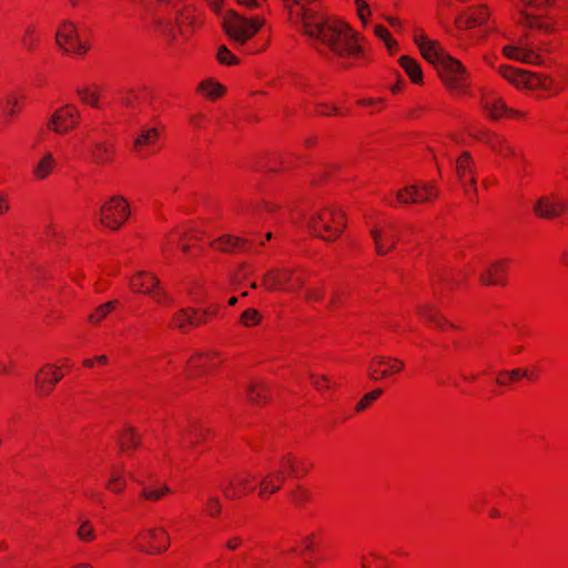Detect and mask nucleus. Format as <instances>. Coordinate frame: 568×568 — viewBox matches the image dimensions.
Returning <instances> with one entry per match:
<instances>
[{
    "mask_svg": "<svg viewBox=\"0 0 568 568\" xmlns=\"http://www.w3.org/2000/svg\"><path fill=\"white\" fill-rule=\"evenodd\" d=\"M290 20L310 38L315 49H324L338 58L356 57L361 48L353 31L342 21L329 18L312 7L315 0H282Z\"/></svg>",
    "mask_w": 568,
    "mask_h": 568,
    "instance_id": "nucleus-1",
    "label": "nucleus"
},
{
    "mask_svg": "<svg viewBox=\"0 0 568 568\" xmlns=\"http://www.w3.org/2000/svg\"><path fill=\"white\" fill-rule=\"evenodd\" d=\"M415 43L423 58L434 64L440 77L448 85H458L465 74L462 63L449 55L439 42L429 40L425 36H415Z\"/></svg>",
    "mask_w": 568,
    "mask_h": 568,
    "instance_id": "nucleus-2",
    "label": "nucleus"
},
{
    "mask_svg": "<svg viewBox=\"0 0 568 568\" xmlns=\"http://www.w3.org/2000/svg\"><path fill=\"white\" fill-rule=\"evenodd\" d=\"M211 8L222 17L223 29L231 40L237 44H244L251 39L264 24L262 18L255 17L247 19L234 10L222 12L223 0H207Z\"/></svg>",
    "mask_w": 568,
    "mask_h": 568,
    "instance_id": "nucleus-3",
    "label": "nucleus"
},
{
    "mask_svg": "<svg viewBox=\"0 0 568 568\" xmlns=\"http://www.w3.org/2000/svg\"><path fill=\"white\" fill-rule=\"evenodd\" d=\"M308 229L315 236L326 241L337 239L345 229L344 214L341 211L325 209L311 216Z\"/></svg>",
    "mask_w": 568,
    "mask_h": 568,
    "instance_id": "nucleus-4",
    "label": "nucleus"
},
{
    "mask_svg": "<svg viewBox=\"0 0 568 568\" xmlns=\"http://www.w3.org/2000/svg\"><path fill=\"white\" fill-rule=\"evenodd\" d=\"M130 209L122 196H112L100 207V223L113 231L119 230L129 219Z\"/></svg>",
    "mask_w": 568,
    "mask_h": 568,
    "instance_id": "nucleus-5",
    "label": "nucleus"
},
{
    "mask_svg": "<svg viewBox=\"0 0 568 568\" xmlns=\"http://www.w3.org/2000/svg\"><path fill=\"white\" fill-rule=\"evenodd\" d=\"M55 42L64 52L84 54L89 47L79 36L77 26L71 21H63L55 33Z\"/></svg>",
    "mask_w": 568,
    "mask_h": 568,
    "instance_id": "nucleus-6",
    "label": "nucleus"
},
{
    "mask_svg": "<svg viewBox=\"0 0 568 568\" xmlns=\"http://www.w3.org/2000/svg\"><path fill=\"white\" fill-rule=\"evenodd\" d=\"M136 548L146 554H161L169 548L170 539L163 528H151L140 536Z\"/></svg>",
    "mask_w": 568,
    "mask_h": 568,
    "instance_id": "nucleus-7",
    "label": "nucleus"
},
{
    "mask_svg": "<svg viewBox=\"0 0 568 568\" xmlns=\"http://www.w3.org/2000/svg\"><path fill=\"white\" fill-rule=\"evenodd\" d=\"M78 116V109L72 104H67L52 114L48 126L52 131L63 134L77 126Z\"/></svg>",
    "mask_w": 568,
    "mask_h": 568,
    "instance_id": "nucleus-8",
    "label": "nucleus"
},
{
    "mask_svg": "<svg viewBox=\"0 0 568 568\" xmlns=\"http://www.w3.org/2000/svg\"><path fill=\"white\" fill-rule=\"evenodd\" d=\"M397 200L404 204L426 202L432 197L438 196L436 187L428 183L420 185H409L399 190L396 194Z\"/></svg>",
    "mask_w": 568,
    "mask_h": 568,
    "instance_id": "nucleus-9",
    "label": "nucleus"
},
{
    "mask_svg": "<svg viewBox=\"0 0 568 568\" xmlns=\"http://www.w3.org/2000/svg\"><path fill=\"white\" fill-rule=\"evenodd\" d=\"M532 210L541 219H556L568 211V201L541 196L536 201Z\"/></svg>",
    "mask_w": 568,
    "mask_h": 568,
    "instance_id": "nucleus-10",
    "label": "nucleus"
},
{
    "mask_svg": "<svg viewBox=\"0 0 568 568\" xmlns=\"http://www.w3.org/2000/svg\"><path fill=\"white\" fill-rule=\"evenodd\" d=\"M489 13L484 6L471 7L468 10L460 11L455 18V24L458 29H470L483 26L488 19Z\"/></svg>",
    "mask_w": 568,
    "mask_h": 568,
    "instance_id": "nucleus-11",
    "label": "nucleus"
},
{
    "mask_svg": "<svg viewBox=\"0 0 568 568\" xmlns=\"http://www.w3.org/2000/svg\"><path fill=\"white\" fill-rule=\"evenodd\" d=\"M481 108L486 112V114L493 120H498L503 115H519V112L507 108L503 99L495 94H488L483 97Z\"/></svg>",
    "mask_w": 568,
    "mask_h": 568,
    "instance_id": "nucleus-12",
    "label": "nucleus"
},
{
    "mask_svg": "<svg viewBox=\"0 0 568 568\" xmlns=\"http://www.w3.org/2000/svg\"><path fill=\"white\" fill-rule=\"evenodd\" d=\"M369 234L374 240L377 254L385 255L395 247L397 239L393 234L392 225H389L386 230L374 226L371 229Z\"/></svg>",
    "mask_w": 568,
    "mask_h": 568,
    "instance_id": "nucleus-13",
    "label": "nucleus"
},
{
    "mask_svg": "<svg viewBox=\"0 0 568 568\" xmlns=\"http://www.w3.org/2000/svg\"><path fill=\"white\" fill-rule=\"evenodd\" d=\"M130 285L133 291L152 294L160 287V281L153 274L138 272L131 280Z\"/></svg>",
    "mask_w": 568,
    "mask_h": 568,
    "instance_id": "nucleus-14",
    "label": "nucleus"
},
{
    "mask_svg": "<svg viewBox=\"0 0 568 568\" xmlns=\"http://www.w3.org/2000/svg\"><path fill=\"white\" fill-rule=\"evenodd\" d=\"M504 53L510 59L519 60L525 63L539 64L541 62L540 55L535 52V49L532 45H526V47L507 45L504 48Z\"/></svg>",
    "mask_w": 568,
    "mask_h": 568,
    "instance_id": "nucleus-15",
    "label": "nucleus"
},
{
    "mask_svg": "<svg viewBox=\"0 0 568 568\" xmlns=\"http://www.w3.org/2000/svg\"><path fill=\"white\" fill-rule=\"evenodd\" d=\"M506 272V261H497L480 274V282L485 285L499 284L505 282L501 275Z\"/></svg>",
    "mask_w": 568,
    "mask_h": 568,
    "instance_id": "nucleus-16",
    "label": "nucleus"
},
{
    "mask_svg": "<svg viewBox=\"0 0 568 568\" xmlns=\"http://www.w3.org/2000/svg\"><path fill=\"white\" fill-rule=\"evenodd\" d=\"M274 479L278 481L285 480V473L284 470H275L267 475H265L261 479V488H260V495L264 496L266 494H274L280 490L281 486L277 484H274Z\"/></svg>",
    "mask_w": 568,
    "mask_h": 568,
    "instance_id": "nucleus-17",
    "label": "nucleus"
},
{
    "mask_svg": "<svg viewBox=\"0 0 568 568\" xmlns=\"http://www.w3.org/2000/svg\"><path fill=\"white\" fill-rule=\"evenodd\" d=\"M245 243L242 237H235L232 235H222L216 241L211 243V246L217 251L230 253L236 248H241Z\"/></svg>",
    "mask_w": 568,
    "mask_h": 568,
    "instance_id": "nucleus-18",
    "label": "nucleus"
},
{
    "mask_svg": "<svg viewBox=\"0 0 568 568\" xmlns=\"http://www.w3.org/2000/svg\"><path fill=\"white\" fill-rule=\"evenodd\" d=\"M290 280V273L284 270H271L264 275V284L271 291L280 288Z\"/></svg>",
    "mask_w": 568,
    "mask_h": 568,
    "instance_id": "nucleus-19",
    "label": "nucleus"
},
{
    "mask_svg": "<svg viewBox=\"0 0 568 568\" xmlns=\"http://www.w3.org/2000/svg\"><path fill=\"white\" fill-rule=\"evenodd\" d=\"M90 154L95 163H108L111 161L112 145L106 142H94L90 149Z\"/></svg>",
    "mask_w": 568,
    "mask_h": 568,
    "instance_id": "nucleus-20",
    "label": "nucleus"
},
{
    "mask_svg": "<svg viewBox=\"0 0 568 568\" xmlns=\"http://www.w3.org/2000/svg\"><path fill=\"white\" fill-rule=\"evenodd\" d=\"M54 165L55 160L53 155L50 152L45 153L33 168L34 178L44 180L51 173Z\"/></svg>",
    "mask_w": 568,
    "mask_h": 568,
    "instance_id": "nucleus-21",
    "label": "nucleus"
},
{
    "mask_svg": "<svg viewBox=\"0 0 568 568\" xmlns=\"http://www.w3.org/2000/svg\"><path fill=\"white\" fill-rule=\"evenodd\" d=\"M399 64L409 75L413 82L419 83L422 81V69L416 60L412 59L410 57L403 55L399 58Z\"/></svg>",
    "mask_w": 568,
    "mask_h": 568,
    "instance_id": "nucleus-22",
    "label": "nucleus"
},
{
    "mask_svg": "<svg viewBox=\"0 0 568 568\" xmlns=\"http://www.w3.org/2000/svg\"><path fill=\"white\" fill-rule=\"evenodd\" d=\"M456 173L460 182L466 185V174L474 173V162L468 152H464L460 158L456 161Z\"/></svg>",
    "mask_w": 568,
    "mask_h": 568,
    "instance_id": "nucleus-23",
    "label": "nucleus"
},
{
    "mask_svg": "<svg viewBox=\"0 0 568 568\" xmlns=\"http://www.w3.org/2000/svg\"><path fill=\"white\" fill-rule=\"evenodd\" d=\"M417 313L425 320L430 323H434L436 326L443 328V324L447 323L446 318H444L433 305H420L417 307Z\"/></svg>",
    "mask_w": 568,
    "mask_h": 568,
    "instance_id": "nucleus-24",
    "label": "nucleus"
},
{
    "mask_svg": "<svg viewBox=\"0 0 568 568\" xmlns=\"http://www.w3.org/2000/svg\"><path fill=\"white\" fill-rule=\"evenodd\" d=\"M119 305L118 300L109 301L99 305L93 313H91L88 317L89 322L92 324H99L103 318L108 316V314L113 311Z\"/></svg>",
    "mask_w": 568,
    "mask_h": 568,
    "instance_id": "nucleus-25",
    "label": "nucleus"
},
{
    "mask_svg": "<svg viewBox=\"0 0 568 568\" xmlns=\"http://www.w3.org/2000/svg\"><path fill=\"white\" fill-rule=\"evenodd\" d=\"M501 75L508 81L513 82L516 85L528 84L531 83L529 77L521 71L515 70L511 67H503L500 69Z\"/></svg>",
    "mask_w": 568,
    "mask_h": 568,
    "instance_id": "nucleus-26",
    "label": "nucleus"
},
{
    "mask_svg": "<svg viewBox=\"0 0 568 568\" xmlns=\"http://www.w3.org/2000/svg\"><path fill=\"white\" fill-rule=\"evenodd\" d=\"M199 313V310L195 308H181L179 312L174 315V322L176 326L184 331L186 325H191L195 323L194 316Z\"/></svg>",
    "mask_w": 568,
    "mask_h": 568,
    "instance_id": "nucleus-27",
    "label": "nucleus"
},
{
    "mask_svg": "<svg viewBox=\"0 0 568 568\" xmlns=\"http://www.w3.org/2000/svg\"><path fill=\"white\" fill-rule=\"evenodd\" d=\"M404 367V363L397 358H393L392 363L388 364V367H385L384 371H378L376 368L369 369V377L374 381L379 378L387 377L390 373H398Z\"/></svg>",
    "mask_w": 568,
    "mask_h": 568,
    "instance_id": "nucleus-28",
    "label": "nucleus"
},
{
    "mask_svg": "<svg viewBox=\"0 0 568 568\" xmlns=\"http://www.w3.org/2000/svg\"><path fill=\"white\" fill-rule=\"evenodd\" d=\"M159 136V131L154 128L143 130L134 141V148L139 149L143 145H152Z\"/></svg>",
    "mask_w": 568,
    "mask_h": 568,
    "instance_id": "nucleus-29",
    "label": "nucleus"
},
{
    "mask_svg": "<svg viewBox=\"0 0 568 568\" xmlns=\"http://www.w3.org/2000/svg\"><path fill=\"white\" fill-rule=\"evenodd\" d=\"M199 90L203 92L206 97L215 99L223 94L224 87L216 82L203 81L200 83Z\"/></svg>",
    "mask_w": 568,
    "mask_h": 568,
    "instance_id": "nucleus-30",
    "label": "nucleus"
},
{
    "mask_svg": "<svg viewBox=\"0 0 568 568\" xmlns=\"http://www.w3.org/2000/svg\"><path fill=\"white\" fill-rule=\"evenodd\" d=\"M119 444L123 450L136 448L140 445V439L135 436L133 428H128L119 439Z\"/></svg>",
    "mask_w": 568,
    "mask_h": 568,
    "instance_id": "nucleus-31",
    "label": "nucleus"
},
{
    "mask_svg": "<svg viewBox=\"0 0 568 568\" xmlns=\"http://www.w3.org/2000/svg\"><path fill=\"white\" fill-rule=\"evenodd\" d=\"M491 149L501 154V155H515V150L508 142L501 138H497L496 140L487 141Z\"/></svg>",
    "mask_w": 568,
    "mask_h": 568,
    "instance_id": "nucleus-32",
    "label": "nucleus"
},
{
    "mask_svg": "<svg viewBox=\"0 0 568 568\" xmlns=\"http://www.w3.org/2000/svg\"><path fill=\"white\" fill-rule=\"evenodd\" d=\"M168 493H170V488L168 486H161L159 488L145 487L142 489L141 495L148 500H158Z\"/></svg>",
    "mask_w": 568,
    "mask_h": 568,
    "instance_id": "nucleus-33",
    "label": "nucleus"
},
{
    "mask_svg": "<svg viewBox=\"0 0 568 568\" xmlns=\"http://www.w3.org/2000/svg\"><path fill=\"white\" fill-rule=\"evenodd\" d=\"M265 389L266 386L264 384H251L248 386V399L254 404H260L261 399L265 397Z\"/></svg>",
    "mask_w": 568,
    "mask_h": 568,
    "instance_id": "nucleus-34",
    "label": "nucleus"
},
{
    "mask_svg": "<svg viewBox=\"0 0 568 568\" xmlns=\"http://www.w3.org/2000/svg\"><path fill=\"white\" fill-rule=\"evenodd\" d=\"M77 535L83 541H90L94 538V529L88 519L81 520Z\"/></svg>",
    "mask_w": 568,
    "mask_h": 568,
    "instance_id": "nucleus-35",
    "label": "nucleus"
},
{
    "mask_svg": "<svg viewBox=\"0 0 568 568\" xmlns=\"http://www.w3.org/2000/svg\"><path fill=\"white\" fill-rule=\"evenodd\" d=\"M77 93L80 97L82 102L90 104L94 108L99 106V104H98L99 95L95 92H91L89 90V88H79L77 90Z\"/></svg>",
    "mask_w": 568,
    "mask_h": 568,
    "instance_id": "nucleus-36",
    "label": "nucleus"
},
{
    "mask_svg": "<svg viewBox=\"0 0 568 568\" xmlns=\"http://www.w3.org/2000/svg\"><path fill=\"white\" fill-rule=\"evenodd\" d=\"M217 60L220 63L227 65H233L239 62V59L225 45L219 48Z\"/></svg>",
    "mask_w": 568,
    "mask_h": 568,
    "instance_id": "nucleus-37",
    "label": "nucleus"
},
{
    "mask_svg": "<svg viewBox=\"0 0 568 568\" xmlns=\"http://www.w3.org/2000/svg\"><path fill=\"white\" fill-rule=\"evenodd\" d=\"M261 320L260 313L254 308H247L243 312L241 321L244 325H256Z\"/></svg>",
    "mask_w": 568,
    "mask_h": 568,
    "instance_id": "nucleus-38",
    "label": "nucleus"
},
{
    "mask_svg": "<svg viewBox=\"0 0 568 568\" xmlns=\"http://www.w3.org/2000/svg\"><path fill=\"white\" fill-rule=\"evenodd\" d=\"M374 32L375 34L381 38L382 40H384L386 47L392 50L393 47H396V42L390 38V34L389 32L387 31L386 28H384L383 26H375L374 27Z\"/></svg>",
    "mask_w": 568,
    "mask_h": 568,
    "instance_id": "nucleus-39",
    "label": "nucleus"
},
{
    "mask_svg": "<svg viewBox=\"0 0 568 568\" xmlns=\"http://www.w3.org/2000/svg\"><path fill=\"white\" fill-rule=\"evenodd\" d=\"M523 23L531 29L545 30L546 32L550 30V28L545 22L540 21L537 18L530 17L529 14L524 16Z\"/></svg>",
    "mask_w": 568,
    "mask_h": 568,
    "instance_id": "nucleus-40",
    "label": "nucleus"
},
{
    "mask_svg": "<svg viewBox=\"0 0 568 568\" xmlns=\"http://www.w3.org/2000/svg\"><path fill=\"white\" fill-rule=\"evenodd\" d=\"M106 487L114 493H120L125 487V480L119 474H113Z\"/></svg>",
    "mask_w": 568,
    "mask_h": 568,
    "instance_id": "nucleus-41",
    "label": "nucleus"
},
{
    "mask_svg": "<svg viewBox=\"0 0 568 568\" xmlns=\"http://www.w3.org/2000/svg\"><path fill=\"white\" fill-rule=\"evenodd\" d=\"M281 465L285 467L291 476L297 475V466L295 459L291 455L283 456Z\"/></svg>",
    "mask_w": 568,
    "mask_h": 568,
    "instance_id": "nucleus-42",
    "label": "nucleus"
},
{
    "mask_svg": "<svg viewBox=\"0 0 568 568\" xmlns=\"http://www.w3.org/2000/svg\"><path fill=\"white\" fill-rule=\"evenodd\" d=\"M529 79H530L531 83H528V84L531 87L538 85L544 90H551L554 88L552 80H550L548 78L534 77V78H529Z\"/></svg>",
    "mask_w": 568,
    "mask_h": 568,
    "instance_id": "nucleus-43",
    "label": "nucleus"
},
{
    "mask_svg": "<svg viewBox=\"0 0 568 568\" xmlns=\"http://www.w3.org/2000/svg\"><path fill=\"white\" fill-rule=\"evenodd\" d=\"M357 11L359 18L365 21L366 18L371 14V10L368 4L363 0H356Z\"/></svg>",
    "mask_w": 568,
    "mask_h": 568,
    "instance_id": "nucleus-44",
    "label": "nucleus"
},
{
    "mask_svg": "<svg viewBox=\"0 0 568 568\" xmlns=\"http://www.w3.org/2000/svg\"><path fill=\"white\" fill-rule=\"evenodd\" d=\"M221 511V505L217 498L211 497L209 499L207 513L214 516Z\"/></svg>",
    "mask_w": 568,
    "mask_h": 568,
    "instance_id": "nucleus-45",
    "label": "nucleus"
},
{
    "mask_svg": "<svg viewBox=\"0 0 568 568\" xmlns=\"http://www.w3.org/2000/svg\"><path fill=\"white\" fill-rule=\"evenodd\" d=\"M499 375L500 376L508 375L510 381H514V379H516V378H518L520 376H525V377L529 376L527 369H513V371H509V372L504 371V372H500Z\"/></svg>",
    "mask_w": 568,
    "mask_h": 568,
    "instance_id": "nucleus-46",
    "label": "nucleus"
},
{
    "mask_svg": "<svg viewBox=\"0 0 568 568\" xmlns=\"http://www.w3.org/2000/svg\"><path fill=\"white\" fill-rule=\"evenodd\" d=\"M292 497L295 499L296 503L302 504L303 501L310 498V493L305 489L298 488L297 491L292 493Z\"/></svg>",
    "mask_w": 568,
    "mask_h": 568,
    "instance_id": "nucleus-47",
    "label": "nucleus"
},
{
    "mask_svg": "<svg viewBox=\"0 0 568 568\" xmlns=\"http://www.w3.org/2000/svg\"><path fill=\"white\" fill-rule=\"evenodd\" d=\"M45 367L53 371L52 379L49 382V389H48V390H51L53 388V386L62 378V376L57 373V369H58L57 366L47 365Z\"/></svg>",
    "mask_w": 568,
    "mask_h": 568,
    "instance_id": "nucleus-48",
    "label": "nucleus"
},
{
    "mask_svg": "<svg viewBox=\"0 0 568 568\" xmlns=\"http://www.w3.org/2000/svg\"><path fill=\"white\" fill-rule=\"evenodd\" d=\"M310 377L312 378V383H313L314 387H316L317 389H322L324 387L322 385V382H324V383L328 382L327 376H324V375L316 376L315 374L311 373Z\"/></svg>",
    "mask_w": 568,
    "mask_h": 568,
    "instance_id": "nucleus-49",
    "label": "nucleus"
},
{
    "mask_svg": "<svg viewBox=\"0 0 568 568\" xmlns=\"http://www.w3.org/2000/svg\"><path fill=\"white\" fill-rule=\"evenodd\" d=\"M47 381H49V377L41 378L39 375L36 377L37 386L44 394H48L50 392V390H48L49 389V384H48Z\"/></svg>",
    "mask_w": 568,
    "mask_h": 568,
    "instance_id": "nucleus-50",
    "label": "nucleus"
},
{
    "mask_svg": "<svg viewBox=\"0 0 568 568\" xmlns=\"http://www.w3.org/2000/svg\"><path fill=\"white\" fill-rule=\"evenodd\" d=\"M305 296L307 300L320 301L323 297V293L321 290H308L306 291Z\"/></svg>",
    "mask_w": 568,
    "mask_h": 568,
    "instance_id": "nucleus-51",
    "label": "nucleus"
},
{
    "mask_svg": "<svg viewBox=\"0 0 568 568\" xmlns=\"http://www.w3.org/2000/svg\"><path fill=\"white\" fill-rule=\"evenodd\" d=\"M9 209L8 196L0 192V214H4Z\"/></svg>",
    "mask_w": 568,
    "mask_h": 568,
    "instance_id": "nucleus-52",
    "label": "nucleus"
},
{
    "mask_svg": "<svg viewBox=\"0 0 568 568\" xmlns=\"http://www.w3.org/2000/svg\"><path fill=\"white\" fill-rule=\"evenodd\" d=\"M248 481H250L248 476L237 478V485L243 490H253V487L248 486Z\"/></svg>",
    "mask_w": 568,
    "mask_h": 568,
    "instance_id": "nucleus-53",
    "label": "nucleus"
},
{
    "mask_svg": "<svg viewBox=\"0 0 568 568\" xmlns=\"http://www.w3.org/2000/svg\"><path fill=\"white\" fill-rule=\"evenodd\" d=\"M237 4L245 7L247 9H254L258 7L257 0H235Z\"/></svg>",
    "mask_w": 568,
    "mask_h": 568,
    "instance_id": "nucleus-54",
    "label": "nucleus"
},
{
    "mask_svg": "<svg viewBox=\"0 0 568 568\" xmlns=\"http://www.w3.org/2000/svg\"><path fill=\"white\" fill-rule=\"evenodd\" d=\"M313 540H314V536L313 535H308L304 538L303 542H304V549L308 552L313 551L314 549V544H313Z\"/></svg>",
    "mask_w": 568,
    "mask_h": 568,
    "instance_id": "nucleus-55",
    "label": "nucleus"
},
{
    "mask_svg": "<svg viewBox=\"0 0 568 568\" xmlns=\"http://www.w3.org/2000/svg\"><path fill=\"white\" fill-rule=\"evenodd\" d=\"M552 0H524V2L528 6H536V7H546L548 6Z\"/></svg>",
    "mask_w": 568,
    "mask_h": 568,
    "instance_id": "nucleus-56",
    "label": "nucleus"
},
{
    "mask_svg": "<svg viewBox=\"0 0 568 568\" xmlns=\"http://www.w3.org/2000/svg\"><path fill=\"white\" fill-rule=\"evenodd\" d=\"M374 399H366V395L363 396V398L357 403L356 410L362 412L364 410L369 403H372Z\"/></svg>",
    "mask_w": 568,
    "mask_h": 568,
    "instance_id": "nucleus-57",
    "label": "nucleus"
},
{
    "mask_svg": "<svg viewBox=\"0 0 568 568\" xmlns=\"http://www.w3.org/2000/svg\"><path fill=\"white\" fill-rule=\"evenodd\" d=\"M242 540L240 537H233L226 542V547L231 550L236 549L241 545Z\"/></svg>",
    "mask_w": 568,
    "mask_h": 568,
    "instance_id": "nucleus-58",
    "label": "nucleus"
},
{
    "mask_svg": "<svg viewBox=\"0 0 568 568\" xmlns=\"http://www.w3.org/2000/svg\"><path fill=\"white\" fill-rule=\"evenodd\" d=\"M392 363L390 358H387L385 356H376L373 359V365H388Z\"/></svg>",
    "mask_w": 568,
    "mask_h": 568,
    "instance_id": "nucleus-59",
    "label": "nucleus"
},
{
    "mask_svg": "<svg viewBox=\"0 0 568 568\" xmlns=\"http://www.w3.org/2000/svg\"><path fill=\"white\" fill-rule=\"evenodd\" d=\"M187 433L191 435V436H194V437H202L204 435V429L201 428V427H197V426H193L191 427Z\"/></svg>",
    "mask_w": 568,
    "mask_h": 568,
    "instance_id": "nucleus-60",
    "label": "nucleus"
},
{
    "mask_svg": "<svg viewBox=\"0 0 568 568\" xmlns=\"http://www.w3.org/2000/svg\"><path fill=\"white\" fill-rule=\"evenodd\" d=\"M209 314V311H203L201 316H196L197 314L193 315L195 323L192 324V326L201 325L205 322V316Z\"/></svg>",
    "mask_w": 568,
    "mask_h": 568,
    "instance_id": "nucleus-61",
    "label": "nucleus"
},
{
    "mask_svg": "<svg viewBox=\"0 0 568 568\" xmlns=\"http://www.w3.org/2000/svg\"><path fill=\"white\" fill-rule=\"evenodd\" d=\"M153 297L156 300L158 303H161L162 301H172L171 297H169L164 292H158L153 295Z\"/></svg>",
    "mask_w": 568,
    "mask_h": 568,
    "instance_id": "nucleus-62",
    "label": "nucleus"
},
{
    "mask_svg": "<svg viewBox=\"0 0 568 568\" xmlns=\"http://www.w3.org/2000/svg\"><path fill=\"white\" fill-rule=\"evenodd\" d=\"M383 390L381 388L374 389L371 393L366 394V399H377L382 395Z\"/></svg>",
    "mask_w": 568,
    "mask_h": 568,
    "instance_id": "nucleus-63",
    "label": "nucleus"
},
{
    "mask_svg": "<svg viewBox=\"0 0 568 568\" xmlns=\"http://www.w3.org/2000/svg\"><path fill=\"white\" fill-rule=\"evenodd\" d=\"M223 490H224V495H225L227 498L233 499V498H236V497H237V493H236V491L231 493V491H230V489H229V487L224 488Z\"/></svg>",
    "mask_w": 568,
    "mask_h": 568,
    "instance_id": "nucleus-64",
    "label": "nucleus"
}]
</instances>
